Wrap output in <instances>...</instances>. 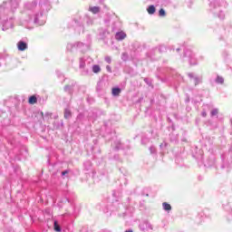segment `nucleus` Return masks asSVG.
Instances as JSON below:
<instances>
[{"mask_svg":"<svg viewBox=\"0 0 232 232\" xmlns=\"http://www.w3.org/2000/svg\"><path fill=\"white\" fill-rule=\"evenodd\" d=\"M140 227L142 231H147L148 229H152L151 224L148 221H144L143 223L140 224Z\"/></svg>","mask_w":232,"mask_h":232,"instance_id":"obj_1","label":"nucleus"},{"mask_svg":"<svg viewBox=\"0 0 232 232\" xmlns=\"http://www.w3.org/2000/svg\"><path fill=\"white\" fill-rule=\"evenodd\" d=\"M116 41H124L126 39V33L124 32H118L115 34Z\"/></svg>","mask_w":232,"mask_h":232,"instance_id":"obj_2","label":"nucleus"},{"mask_svg":"<svg viewBox=\"0 0 232 232\" xmlns=\"http://www.w3.org/2000/svg\"><path fill=\"white\" fill-rule=\"evenodd\" d=\"M17 48L20 52H24V50H26V48H28V44H26V43L20 41L17 44Z\"/></svg>","mask_w":232,"mask_h":232,"instance_id":"obj_3","label":"nucleus"},{"mask_svg":"<svg viewBox=\"0 0 232 232\" xmlns=\"http://www.w3.org/2000/svg\"><path fill=\"white\" fill-rule=\"evenodd\" d=\"M188 77H190V79H194L195 84H198L200 82V81H202L201 78L195 77V75L191 72L188 73Z\"/></svg>","mask_w":232,"mask_h":232,"instance_id":"obj_4","label":"nucleus"},{"mask_svg":"<svg viewBox=\"0 0 232 232\" xmlns=\"http://www.w3.org/2000/svg\"><path fill=\"white\" fill-rule=\"evenodd\" d=\"M89 10L93 14H99V12H101V7L99 6L89 7Z\"/></svg>","mask_w":232,"mask_h":232,"instance_id":"obj_5","label":"nucleus"},{"mask_svg":"<svg viewBox=\"0 0 232 232\" xmlns=\"http://www.w3.org/2000/svg\"><path fill=\"white\" fill-rule=\"evenodd\" d=\"M121 94V88H113L112 89V95H114V97H117Z\"/></svg>","mask_w":232,"mask_h":232,"instance_id":"obj_6","label":"nucleus"},{"mask_svg":"<svg viewBox=\"0 0 232 232\" xmlns=\"http://www.w3.org/2000/svg\"><path fill=\"white\" fill-rule=\"evenodd\" d=\"M147 12L150 15H153V14H155V6L154 5H150L149 8L147 9Z\"/></svg>","mask_w":232,"mask_h":232,"instance_id":"obj_7","label":"nucleus"},{"mask_svg":"<svg viewBox=\"0 0 232 232\" xmlns=\"http://www.w3.org/2000/svg\"><path fill=\"white\" fill-rule=\"evenodd\" d=\"M70 117H72V111H70L69 109H65V111H64V118L65 119H70Z\"/></svg>","mask_w":232,"mask_h":232,"instance_id":"obj_8","label":"nucleus"},{"mask_svg":"<svg viewBox=\"0 0 232 232\" xmlns=\"http://www.w3.org/2000/svg\"><path fill=\"white\" fill-rule=\"evenodd\" d=\"M162 206L165 211H171V205L168 204L167 202H164Z\"/></svg>","mask_w":232,"mask_h":232,"instance_id":"obj_9","label":"nucleus"},{"mask_svg":"<svg viewBox=\"0 0 232 232\" xmlns=\"http://www.w3.org/2000/svg\"><path fill=\"white\" fill-rule=\"evenodd\" d=\"M37 102V97L35 96H31L29 98V104H35Z\"/></svg>","mask_w":232,"mask_h":232,"instance_id":"obj_10","label":"nucleus"},{"mask_svg":"<svg viewBox=\"0 0 232 232\" xmlns=\"http://www.w3.org/2000/svg\"><path fill=\"white\" fill-rule=\"evenodd\" d=\"M92 72H93V73H99V72H101V66L93 65L92 66Z\"/></svg>","mask_w":232,"mask_h":232,"instance_id":"obj_11","label":"nucleus"},{"mask_svg":"<svg viewBox=\"0 0 232 232\" xmlns=\"http://www.w3.org/2000/svg\"><path fill=\"white\" fill-rule=\"evenodd\" d=\"M211 117H215L216 115H218V109H214L210 112Z\"/></svg>","mask_w":232,"mask_h":232,"instance_id":"obj_12","label":"nucleus"},{"mask_svg":"<svg viewBox=\"0 0 232 232\" xmlns=\"http://www.w3.org/2000/svg\"><path fill=\"white\" fill-rule=\"evenodd\" d=\"M216 82H218V84H223L224 83V78L218 76Z\"/></svg>","mask_w":232,"mask_h":232,"instance_id":"obj_13","label":"nucleus"},{"mask_svg":"<svg viewBox=\"0 0 232 232\" xmlns=\"http://www.w3.org/2000/svg\"><path fill=\"white\" fill-rule=\"evenodd\" d=\"M54 230L57 232H61V227H59L57 221H54Z\"/></svg>","mask_w":232,"mask_h":232,"instance_id":"obj_14","label":"nucleus"},{"mask_svg":"<svg viewBox=\"0 0 232 232\" xmlns=\"http://www.w3.org/2000/svg\"><path fill=\"white\" fill-rule=\"evenodd\" d=\"M160 17H164V15H166V11H164V9H160L159 12Z\"/></svg>","mask_w":232,"mask_h":232,"instance_id":"obj_15","label":"nucleus"},{"mask_svg":"<svg viewBox=\"0 0 232 232\" xmlns=\"http://www.w3.org/2000/svg\"><path fill=\"white\" fill-rule=\"evenodd\" d=\"M105 61H106V63H108V64H111V57L106 56Z\"/></svg>","mask_w":232,"mask_h":232,"instance_id":"obj_16","label":"nucleus"},{"mask_svg":"<svg viewBox=\"0 0 232 232\" xmlns=\"http://www.w3.org/2000/svg\"><path fill=\"white\" fill-rule=\"evenodd\" d=\"M85 63L83 59H80V68H84Z\"/></svg>","mask_w":232,"mask_h":232,"instance_id":"obj_17","label":"nucleus"},{"mask_svg":"<svg viewBox=\"0 0 232 232\" xmlns=\"http://www.w3.org/2000/svg\"><path fill=\"white\" fill-rule=\"evenodd\" d=\"M150 153H155L157 151V150L155 149V147H150Z\"/></svg>","mask_w":232,"mask_h":232,"instance_id":"obj_18","label":"nucleus"},{"mask_svg":"<svg viewBox=\"0 0 232 232\" xmlns=\"http://www.w3.org/2000/svg\"><path fill=\"white\" fill-rule=\"evenodd\" d=\"M106 70H107L110 73H111V67L110 65H107V66H106Z\"/></svg>","mask_w":232,"mask_h":232,"instance_id":"obj_19","label":"nucleus"},{"mask_svg":"<svg viewBox=\"0 0 232 232\" xmlns=\"http://www.w3.org/2000/svg\"><path fill=\"white\" fill-rule=\"evenodd\" d=\"M201 115H202V117H208V113H207L206 111H203V112L201 113Z\"/></svg>","mask_w":232,"mask_h":232,"instance_id":"obj_20","label":"nucleus"},{"mask_svg":"<svg viewBox=\"0 0 232 232\" xmlns=\"http://www.w3.org/2000/svg\"><path fill=\"white\" fill-rule=\"evenodd\" d=\"M68 174V170H64L62 172V176L64 177V175Z\"/></svg>","mask_w":232,"mask_h":232,"instance_id":"obj_21","label":"nucleus"},{"mask_svg":"<svg viewBox=\"0 0 232 232\" xmlns=\"http://www.w3.org/2000/svg\"><path fill=\"white\" fill-rule=\"evenodd\" d=\"M72 44H69L68 45H67V50H72Z\"/></svg>","mask_w":232,"mask_h":232,"instance_id":"obj_22","label":"nucleus"},{"mask_svg":"<svg viewBox=\"0 0 232 232\" xmlns=\"http://www.w3.org/2000/svg\"><path fill=\"white\" fill-rule=\"evenodd\" d=\"M68 90H70V86H65V87H64V91H65V92H68Z\"/></svg>","mask_w":232,"mask_h":232,"instance_id":"obj_23","label":"nucleus"},{"mask_svg":"<svg viewBox=\"0 0 232 232\" xmlns=\"http://www.w3.org/2000/svg\"><path fill=\"white\" fill-rule=\"evenodd\" d=\"M124 57H128V54H126V53L122 54V59H124Z\"/></svg>","mask_w":232,"mask_h":232,"instance_id":"obj_24","label":"nucleus"},{"mask_svg":"<svg viewBox=\"0 0 232 232\" xmlns=\"http://www.w3.org/2000/svg\"><path fill=\"white\" fill-rule=\"evenodd\" d=\"M125 232H133V230H127V231H125Z\"/></svg>","mask_w":232,"mask_h":232,"instance_id":"obj_25","label":"nucleus"},{"mask_svg":"<svg viewBox=\"0 0 232 232\" xmlns=\"http://www.w3.org/2000/svg\"><path fill=\"white\" fill-rule=\"evenodd\" d=\"M35 23H37V18L35 19Z\"/></svg>","mask_w":232,"mask_h":232,"instance_id":"obj_26","label":"nucleus"}]
</instances>
